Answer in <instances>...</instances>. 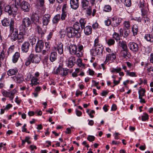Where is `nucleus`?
<instances>
[{"instance_id": "obj_1", "label": "nucleus", "mask_w": 153, "mask_h": 153, "mask_svg": "<svg viewBox=\"0 0 153 153\" xmlns=\"http://www.w3.org/2000/svg\"><path fill=\"white\" fill-rule=\"evenodd\" d=\"M41 60L40 57L36 54L30 53L25 60V65L28 66L32 62L38 64Z\"/></svg>"}, {"instance_id": "obj_2", "label": "nucleus", "mask_w": 153, "mask_h": 153, "mask_svg": "<svg viewBox=\"0 0 153 153\" xmlns=\"http://www.w3.org/2000/svg\"><path fill=\"white\" fill-rule=\"evenodd\" d=\"M9 31L11 40L12 42L16 40V39L18 38V37L19 36V33H18V29L14 27V26H13L12 24L10 27Z\"/></svg>"}, {"instance_id": "obj_3", "label": "nucleus", "mask_w": 153, "mask_h": 153, "mask_svg": "<svg viewBox=\"0 0 153 153\" xmlns=\"http://www.w3.org/2000/svg\"><path fill=\"white\" fill-rule=\"evenodd\" d=\"M67 34L69 38L76 37L77 38H79L81 35L79 32L76 31L72 27H68L66 30Z\"/></svg>"}, {"instance_id": "obj_4", "label": "nucleus", "mask_w": 153, "mask_h": 153, "mask_svg": "<svg viewBox=\"0 0 153 153\" xmlns=\"http://www.w3.org/2000/svg\"><path fill=\"white\" fill-rule=\"evenodd\" d=\"M1 23L2 25L4 26L7 27L9 26L10 29L12 24L13 25V26H14V21L13 19H11L10 21L9 19L4 18L1 21Z\"/></svg>"}, {"instance_id": "obj_5", "label": "nucleus", "mask_w": 153, "mask_h": 153, "mask_svg": "<svg viewBox=\"0 0 153 153\" xmlns=\"http://www.w3.org/2000/svg\"><path fill=\"white\" fill-rule=\"evenodd\" d=\"M128 46L130 50L133 52H137L139 50L138 45L134 42H129L128 44Z\"/></svg>"}, {"instance_id": "obj_6", "label": "nucleus", "mask_w": 153, "mask_h": 153, "mask_svg": "<svg viewBox=\"0 0 153 153\" xmlns=\"http://www.w3.org/2000/svg\"><path fill=\"white\" fill-rule=\"evenodd\" d=\"M31 22L37 25L39 23V16L36 12L33 13L31 16Z\"/></svg>"}, {"instance_id": "obj_7", "label": "nucleus", "mask_w": 153, "mask_h": 153, "mask_svg": "<svg viewBox=\"0 0 153 153\" xmlns=\"http://www.w3.org/2000/svg\"><path fill=\"white\" fill-rule=\"evenodd\" d=\"M44 46V43L41 40L38 41L35 48V51L36 52L40 53L41 52Z\"/></svg>"}, {"instance_id": "obj_8", "label": "nucleus", "mask_w": 153, "mask_h": 153, "mask_svg": "<svg viewBox=\"0 0 153 153\" xmlns=\"http://www.w3.org/2000/svg\"><path fill=\"white\" fill-rule=\"evenodd\" d=\"M111 26L112 27H117L121 23L122 19L115 16L111 18Z\"/></svg>"}, {"instance_id": "obj_9", "label": "nucleus", "mask_w": 153, "mask_h": 153, "mask_svg": "<svg viewBox=\"0 0 153 153\" xmlns=\"http://www.w3.org/2000/svg\"><path fill=\"white\" fill-rule=\"evenodd\" d=\"M51 15L48 14H45L42 16V23L43 25H47L51 20Z\"/></svg>"}, {"instance_id": "obj_10", "label": "nucleus", "mask_w": 153, "mask_h": 153, "mask_svg": "<svg viewBox=\"0 0 153 153\" xmlns=\"http://www.w3.org/2000/svg\"><path fill=\"white\" fill-rule=\"evenodd\" d=\"M16 91L15 89L13 90L12 91H3L2 92L3 95L6 97H9L11 100H13L14 94Z\"/></svg>"}, {"instance_id": "obj_11", "label": "nucleus", "mask_w": 153, "mask_h": 153, "mask_svg": "<svg viewBox=\"0 0 153 153\" xmlns=\"http://www.w3.org/2000/svg\"><path fill=\"white\" fill-rule=\"evenodd\" d=\"M20 6L21 9L25 12H28L30 10V4L26 1H23L20 4Z\"/></svg>"}, {"instance_id": "obj_12", "label": "nucleus", "mask_w": 153, "mask_h": 153, "mask_svg": "<svg viewBox=\"0 0 153 153\" xmlns=\"http://www.w3.org/2000/svg\"><path fill=\"white\" fill-rule=\"evenodd\" d=\"M30 19L27 17L24 18L22 20V25L25 28L29 27L31 24Z\"/></svg>"}, {"instance_id": "obj_13", "label": "nucleus", "mask_w": 153, "mask_h": 153, "mask_svg": "<svg viewBox=\"0 0 153 153\" xmlns=\"http://www.w3.org/2000/svg\"><path fill=\"white\" fill-rule=\"evenodd\" d=\"M76 62L75 58L73 56H71L68 59V62L66 64L68 67L72 68Z\"/></svg>"}, {"instance_id": "obj_14", "label": "nucleus", "mask_w": 153, "mask_h": 153, "mask_svg": "<svg viewBox=\"0 0 153 153\" xmlns=\"http://www.w3.org/2000/svg\"><path fill=\"white\" fill-rule=\"evenodd\" d=\"M120 54L124 58L126 59L129 58L131 56L130 53L127 49L126 50H122L121 51Z\"/></svg>"}, {"instance_id": "obj_15", "label": "nucleus", "mask_w": 153, "mask_h": 153, "mask_svg": "<svg viewBox=\"0 0 153 153\" xmlns=\"http://www.w3.org/2000/svg\"><path fill=\"white\" fill-rule=\"evenodd\" d=\"M30 44L27 42H25L22 45L21 49L22 51L24 53H27L29 51L30 47Z\"/></svg>"}, {"instance_id": "obj_16", "label": "nucleus", "mask_w": 153, "mask_h": 153, "mask_svg": "<svg viewBox=\"0 0 153 153\" xmlns=\"http://www.w3.org/2000/svg\"><path fill=\"white\" fill-rule=\"evenodd\" d=\"M70 4L72 8L76 10L79 6V0H70Z\"/></svg>"}, {"instance_id": "obj_17", "label": "nucleus", "mask_w": 153, "mask_h": 153, "mask_svg": "<svg viewBox=\"0 0 153 153\" xmlns=\"http://www.w3.org/2000/svg\"><path fill=\"white\" fill-rule=\"evenodd\" d=\"M53 49L54 51H57L58 53L60 54L63 53V47L62 43H58L56 46L54 47Z\"/></svg>"}, {"instance_id": "obj_18", "label": "nucleus", "mask_w": 153, "mask_h": 153, "mask_svg": "<svg viewBox=\"0 0 153 153\" xmlns=\"http://www.w3.org/2000/svg\"><path fill=\"white\" fill-rule=\"evenodd\" d=\"M115 59L116 55L115 53H112L111 54H107L106 56L105 60L104 62V63L106 64L109 60L113 61Z\"/></svg>"}, {"instance_id": "obj_19", "label": "nucleus", "mask_w": 153, "mask_h": 153, "mask_svg": "<svg viewBox=\"0 0 153 153\" xmlns=\"http://www.w3.org/2000/svg\"><path fill=\"white\" fill-rule=\"evenodd\" d=\"M77 56L78 57H82L83 55V46L81 44H79L77 46Z\"/></svg>"}, {"instance_id": "obj_20", "label": "nucleus", "mask_w": 153, "mask_h": 153, "mask_svg": "<svg viewBox=\"0 0 153 153\" xmlns=\"http://www.w3.org/2000/svg\"><path fill=\"white\" fill-rule=\"evenodd\" d=\"M69 51L71 54L76 55L77 56V47L75 45H71L69 47Z\"/></svg>"}, {"instance_id": "obj_21", "label": "nucleus", "mask_w": 153, "mask_h": 153, "mask_svg": "<svg viewBox=\"0 0 153 153\" xmlns=\"http://www.w3.org/2000/svg\"><path fill=\"white\" fill-rule=\"evenodd\" d=\"M89 2L88 0H82L80 6L81 10H85L89 6Z\"/></svg>"}, {"instance_id": "obj_22", "label": "nucleus", "mask_w": 153, "mask_h": 153, "mask_svg": "<svg viewBox=\"0 0 153 153\" xmlns=\"http://www.w3.org/2000/svg\"><path fill=\"white\" fill-rule=\"evenodd\" d=\"M19 36L16 39L17 42L19 43H22L24 40L25 35V34L22 32H20L19 33Z\"/></svg>"}, {"instance_id": "obj_23", "label": "nucleus", "mask_w": 153, "mask_h": 153, "mask_svg": "<svg viewBox=\"0 0 153 153\" xmlns=\"http://www.w3.org/2000/svg\"><path fill=\"white\" fill-rule=\"evenodd\" d=\"M84 29V32L86 35H88L91 34L92 32V28L91 27L90 25H88L83 28Z\"/></svg>"}, {"instance_id": "obj_24", "label": "nucleus", "mask_w": 153, "mask_h": 153, "mask_svg": "<svg viewBox=\"0 0 153 153\" xmlns=\"http://www.w3.org/2000/svg\"><path fill=\"white\" fill-rule=\"evenodd\" d=\"M14 80L17 83H21L24 80V78L22 76L18 75L17 77L13 76Z\"/></svg>"}, {"instance_id": "obj_25", "label": "nucleus", "mask_w": 153, "mask_h": 153, "mask_svg": "<svg viewBox=\"0 0 153 153\" xmlns=\"http://www.w3.org/2000/svg\"><path fill=\"white\" fill-rule=\"evenodd\" d=\"M57 54L56 52L55 51L51 52V53L50 57V60L51 62L55 61L57 59Z\"/></svg>"}, {"instance_id": "obj_26", "label": "nucleus", "mask_w": 153, "mask_h": 153, "mask_svg": "<svg viewBox=\"0 0 153 153\" xmlns=\"http://www.w3.org/2000/svg\"><path fill=\"white\" fill-rule=\"evenodd\" d=\"M144 39L147 41L151 43H153V36L150 34H146L145 35Z\"/></svg>"}, {"instance_id": "obj_27", "label": "nucleus", "mask_w": 153, "mask_h": 153, "mask_svg": "<svg viewBox=\"0 0 153 153\" xmlns=\"http://www.w3.org/2000/svg\"><path fill=\"white\" fill-rule=\"evenodd\" d=\"M20 56V53L19 52H16L13 55L12 61L13 63H16L18 60Z\"/></svg>"}, {"instance_id": "obj_28", "label": "nucleus", "mask_w": 153, "mask_h": 153, "mask_svg": "<svg viewBox=\"0 0 153 153\" xmlns=\"http://www.w3.org/2000/svg\"><path fill=\"white\" fill-rule=\"evenodd\" d=\"M18 71L16 68H14L12 69H10L7 72V74L8 76H11L15 75Z\"/></svg>"}, {"instance_id": "obj_29", "label": "nucleus", "mask_w": 153, "mask_h": 153, "mask_svg": "<svg viewBox=\"0 0 153 153\" xmlns=\"http://www.w3.org/2000/svg\"><path fill=\"white\" fill-rule=\"evenodd\" d=\"M36 38L34 36H32L29 37V42L30 44L32 46H33L36 42Z\"/></svg>"}, {"instance_id": "obj_30", "label": "nucleus", "mask_w": 153, "mask_h": 153, "mask_svg": "<svg viewBox=\"0 0 153 153\" xmlns=\"http://www.w3.org/2000/svg\"><path fill=\"white\" fill-rule=\"evenodd\" d=\"M118 44L121 47L123 50H126L128 48L127 45L125 41H119Z\"/></svg>"}, {"instance_id": "obj_31", "label": "nucleus", "mask_w": 153, "mask_h": 153, "mask_svg": "<svg viewBox=\"0 0 153 153\" xmlns=\"http://www.w3.org/2000/svg\"><path fill=\"white\" fill-rule=\"evenodd\" d=\"M132 30L134 36L136 35L137 33L138 30V27L137 25L134 24L132 27Z\"/></svg>"}, {"instance_id": "obj_32", "label": "nucleus", "mask_w": 153, "mask_h": 153, "mask_svg": "<svg viewBox=\"0 0 153 153\" xmlns=\"http://www.w3.org/2000/svg\"><path fill=\"white\" fill-rule=\"evenodd\" d=\"M4 11L8 13L9 15L12 14V7L9 5L6 6L4 8Z\"/></svg>"}, {"instance_id": "obj_33", "label": "nucleus", "mask_w": 153, "mask_h": 153, "mask_svg": "<svg viewBox=\"0 0 153 153\" xmlns=\"http://www.w3.org/2000/svg\"><path fill=\"white\" fill-rule=\"evenodd\" d=\"M79 22L81 28L82 29H83L85 27V26L87 22L86 20L84 19H81L79 20Z\"/></svg>"}, {"instance_id": "obj_34", "label": "nucleus", "mask_w": 153, "mask_h": 153, "mask_svg": "<svg viewBox=\"0 0 153 153\" xmlns=\"http://www.w3.org/2000/svg\"><path fill=\"white\" fill-rule=\"evenodd\" d=\"M60 14H57L55 16L52 20L53 23V24H57V23L59 20H60Z\"/></svg>"}, {"instance_id": "obj_35", "label": "nucleus", "mask_w": 153, "mask_h": 153, "mask_svg": "<svg viewBox=\"0 0 153 153\" xmlns=\"http://www.w3.org/2000/svg\"><path fill=\"white\" fill-rule=\"evenodd\" d=\"M36 29L37 30L38 33L39 34H41V35H44L45 33V31L42 30L40 26L39 25H36Z\"/></svg>"}, {"instance_id": "obj_36", "label": "nucleus", "mask_w": 153, "mask_h": 153, "mask_svg": "<svg viewBox=\"0 0 153 153\" xmlns=\"http://www.w3.org/2000/svg\"><path fill=\"white\" fill-rule=\"evenodd\" d=\"M80 27L79 23L78 22H76L75 23L72 27L76 31L79 32L80 29Z\"/></svg>"}, {"instance_id": "obj_37", "label": "nucleus", "mask_w": 153, "mask_h": 153, "mask_svg": "<svg viewBox=\"0 0 153 153\" xmlns=\"http://www.w3.org/2000/svg\"><path fill=\"white\" fill-rule=\"evenodd\" d=\"M95 48L97 50L98 55H100V53H101L102 55H103V50L104 49V47L103 46H99L96 47Z\"/></svg>"}, {"instance_id": "obj_38", "label": "nucleus", "mask_w": 153, "mask_h": 153, "mask_svg": "<svg viewBox=\"0 0 153 153\" xmlns=\"http://www.w3.org/2000/svg\"><path fill=\"white\" fill-rule=\"evenodd\" d=\"M38 80L37 79L33 77L31 80L30 84L31 85V86L33 87V86H35L39 84V83L37 82Z\"/></svg>"}, {"instance_id": "obj_39", "label": "nucleus", "mask_w": 153, "mask_h": 153, "mask_svg": "<svg viewBox=\"0 0 153 153\" xmlns=\"http://www.w3.org/2000/svg\"><path fill=\"white\" fill-rule=\"evenodd\" d=\"M85 13L88 16L91 15L92 12V7L91 6H90L87 7L85 9Z\"/></svg>"}, {"instance_id": "obj_40", "label": "nucleus", "mask_w": 153, "mask_h": 153, "mask_svg": "<svg viewBox=\"0 0 153 153\" xmlns=\"http://www.w3.org/2000/svg\"><path fill=\"white\" fill-rule=\"evenodd\" d=\"M107 43L109 46L113 45L115 43V41L114 39H109L107 40H106Z\"/></svg>"}, {"instance_id": "obj_41", "label": "nucleus", "mask_w": 153, "mask_h": 153, "mask_svg": "<svg viewBox=\"0 0 153 153\" xmlns=\"http://www.w3.org/2000/svg\"><path fill=\"white\" fill-rule=\"evenodd\" d=\"M77 63L79 67H81L83 68H85V65L82 63V61L80 59H77Z\"/></svg>"}, {"instance_id": "obj_42", "label": "nucleus", "mask_w": 153, "mask_h": 153, "mask_svg": "<svg viewBox=\"0 0 153 153\" xmlns=\"http://www.w3.org/2000/svg\"><path fill=\"white\" fill-rule=\"evenodd\" d=\"M62 71L63 72L61 74L62 76H66L69 72V70L67 68H63Z\"/></svg>"}, {"instance_id": "obj_43", "label": "nucleus", "mask_w": 153, "mask_h": 153, "mask_svg": "<svg viewBox=\"0 0 153 153\" xmlns=\"http://www.w3.org/2000/svg\"><path fill=\"white\" fill-rule=\"evenodd\" d=\"M112 8L111 6L109 5H105L104 6L103 10L107 12H109L111 11Z\"/></svg>"}, {"instance_id": "obj_44", "label": "nucleus", "mask_w": 153, "mask_h": 153, "mask_svg": "<svg viewBox=\"0 0 153 153\" xmlns=\"http://www.w3.org/2000/svg\"><path fill=\"white\" fill-rule=\"evenodd\" d=\"M90 53L92 56H96L98 55L96 48L94 49H91L90 50Z\"/></svg>"}, {"instance_id": "obj_45", "label": "nucleus", "mask_w": 153, "mask_h": 153, "mask_svg": "<svg viewBox=\"0 0 153 153\" xmlns=\"http://www.w3.org/2000/svg\"><path fill=\"white\" fill-rule=\"evenodd\" d=\"M94 46L95 47L102 46V44L100 43L99 39L98 38L95 39Z\"/></svg>"}, {"instance_id": "obj_46", "label": "nucleus", "mask_w": 153, "mask_h": 153, "mask_svg": "<svg viewBox=\"0 0 153 153\" xmlns=\"http://www.w3.org/2000/svg\"><path fill=\"white\" fill-rule=\"evenodd\" d=\"M143 19V20L145 21V23L146 25H148L149 24L150 22V19L149 16V15H146V16L144 17H142Z\"/></svg>"}, {"instance_id": "obj_47", "label": "nucleus", "mask_w": 153, "mask_h": 153, "mask_svg": "<svg viewBox=\"0 0 153 153\" xmlns=\"http://www.w3.org/2000/svg\"><path fill=\"white\" fill-rule=\"evenodd\" d=\"M17 5L15 4L13 5L12 7V14L13 15H14V13H17L18 10V7H17Z\"/></svg>"}, {"instance_id": "obj_48", "label": "nucleus", "mask_w": 153, "mask_h": 153, "mask_svg": "<svg viewBox=\"0 0 153 153\" xmlns=\"http://www.w3.org/2000/svg\"><path fill=\"white\" fill-rule=\"evenodd\" d=\"M113 37L116 41L119 40L120 39V35L116 32H114L113 34Z\"/></svg>"}, {"instance_id": "obj_49", "label": "nucleus", "mask_w": 153, "mask_h": 153, "mask_svg": "<svg viewBox=\"0 0 153 153\" xmlns=\"http://www.w3.org/2000/svg\"><path fill=\"white\" fill-rule=\"evenodd\" d=\"M141 15L142 17H145L146 16V15H148V12L146 10L144 9H142L141 10Z\"/></svg>"}, {"instance_id": "obj_50", "label": "nucleus", "mask_w": 153, "mask_h": 153, "mask_svg": "<svg viewBox=\"0 0 153 153\" xmlns=\"http://www.w3.org/2000/svg\"><path fill=\"white\" fill-rule=\"evenodd\" d=\"M15 48V46L14 45H12L8 49L7 51V53L8 55L12 53L14 51Z\"/></svg>"}, {"instance_id": "obj_51", "label": "nucleus", "mask_w": 153, "mask_h": 153, "mask_svg": "<svg viewBox=\"0 0 153 153\" xmlns=\"http://www.w3.org/2000/svg\"><path fill=\"white\" fill-rule=\"evenodd\" d=\"M149 119V115L146 113H143V114L141 117V119L143 121H145Z\"/></svg>"}, {"instance_id": "obj_52", "label": "nucleus", "mask_w": 153, "mask_h": 153, "mask_svg": "<svg viewBox=\"0 0 153 153\" xmlns=\"http://www.w3.org/2000/svg\"><path fill=\"white\" fill-rule=\"evenodd\" d=\"M125 5L127 7H130L131 5V0H125L124 3Z\"/></svg>"}, {"instance_id": "obj_53", "label": "nucleus", "mask_w": 153, "mask_h": 153, "mask_svg": "<svg viewBox=\"0 0 153 153\" xmlns=\"http://www.w3.org/2000/svg\"><path fill=\"white\" fill-rule=\"evenodd\" d=\"M147 73L149 75H153V67L150 66L147 69Z\"/></svg>"}, {"instance_id": "obj_54", "label": "nucleus", "mask_w": 153, "mask_h": 153, "mask_svg": "<svg viewBox=\"0 0 153 153\" xmlns=\"http://www.w3.org/2000/svg\"><path fill=\"white\" fill-rule=\"evenodd\" d=\"M146 92L145 90L144 89L141 88V89L138 91L139 95L144 96L145 93Z\"/></svg>"}, {"instance_id": "obj_55", "label": "nucleus", "mask_w": 153, "mask_h": 153, "mask_svg": "<svg viewBox=\"0 0 153 153\" xmlns=\"http://www.w3.org/2000/svg\"><path fill=\"white\" fill-rule=\"evenodd\" d=\"M67 12L64 13L63 12H62V13L61 17V19L62 20H65V18L67 16Z\"/></svg>"}, {"instance_id": "obj_56", "label": "nucleus", "mask_w": 153, "mask_h": 153, "mask_svg": "<svg viewBox=\"0 0 153 153\" xmlns=\"http://www.w3.org/2000/svg\"><path fill=\"white\" fill-rule=\"evenodd\" d=\"M5 57V54L4 51H2L0 54V61H3Z\"/></svg>"}, {"instance_id": "obj_57", "label": "nucleus", "mask_w": 153, "mask_h": 153, "mask_svg": "<svg viewBox=\"0 0 153 153\" xmlns=\"http://www.w3.org/2000/svg\"><path fill=\"white\" fill-rule=\"evenodd\" d=\"M95 139V137L94 136L88 135L87 137V139L90 142L94 141Z\"/></svg>"}, {"instance_id": "obj_58", "label": "nucleus", "mask_w": 153, "mask_h": 153, "mask_svg": "<svg viewBox=\"0 0 153 153\" xmlns=\"http://www.w3.org/2000/svg\"><path fill=\"white\" fill-rule=\"evenodd\" d=\"M104 22L106 26H108L110 25H111V20H110L109 19H108L106 20H105Z\"/></svg>"}, {"instance_id": "obj_59", "label": "nucleus", "mask_w": 153, "mask_h": 153, "mask_svg": "<svg viewBox=\"0 0 153 153\" xmlns=\"http://www.w3.org/2000/svg\"><path fill=\"white\" fill-rule=\"evenodd\" d=\"M127 29H126L125 28L124 29V34H123V36L124 37H127V36H128V35L129 34V30H128Z\"/></svg>"}, {"instance_id": "obj_60", "label": "nucleus", "mask_w": 153, "mask_h": 153, "mask_svg": "<svg viewBox=\"0 0 153 153\" xmlns=\"http://www.w3.org/2000/svg\"><path fill=\"white\" fill-rule=\"evenodd\" d=\"M123 24L125 27L128 29L130 27V23L128 21H125L123 23Z\"/></svg>"}, {"instance_id": "obj_61", "label": "nucleus", "mask_w": 153, "mask_h": 153, "mask_svg": "<svg viewBox=\"0 0 153 153\" xmlns=\"http://www.w3.org/2000/svg\"><path fill=\"white\" fill-rule=\"evenodd\" d=\"M67 4H64L62 8V12H67Z\"/></svg>"}, {"instance_id": "obj_62", "label": "nucleus", "mask_w": 153, "mask_h": 153, "mask_svg": "<svg viewBox=\"0 0 153 153\" xmlns=\"http://www.w3.org/2000/svg\"><path fill=\"white\" fill-rule=\"evenodd\" d=\"M98 23L97 22H96L92 25V27L93 29H96L98 28Z\"/></svg>"}, {"instance_id": "obj_63", "label": "nucleus", "mask_w": 153, "mask_h": 153, "mask_svg": "<svg viewBox=\"0 0 153 153\" xmlns=\"http://www.w3.org/2000/svg\"><path fill=\"white\" fill-rule=\"evenodd\" d=\"M125 29V28L122 29V28H120L119 30V31L120 33V36H123Z\"/></svg>"}, {"instance_id": "obj_64", "label": "nucleus", "mask_w": 153, "mask_h": 153, "mask_svg": "<svg viewBox=\"0 0 153 153\" xmlns=\"http://www.w3.org/2000/svg\"><path fill=\"white\" fill-rule=\"evenodd\" d=\"M133 19L138 22H140L141 21L142 19L140 17H135L134 18H133Z\"/></svg>"}]
</instances>
